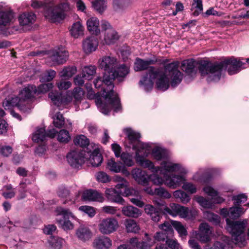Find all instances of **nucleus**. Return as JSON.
<instances>
[{"mask_svg": "<svg viewBox=\"0 0 249 249\" xmlns=\"http://www.w3.org/2000/svg\"><path fill=\"white\" fill-rule=\"evenodd\" d=\"M154 63V61L151 59L143 60L139 58H136L134 63L135 71L148 69V72L140 81V85L144 90L148 91L152 89L154 80H155L156 88L163 91L169 88L170 83L172 87H176L181 82L183 74L178 70L179 64L178 61H174L166 64L164 71L149 67Z\"/></svg>", "mask_w": 249, "mask_h": 249, "instance_id": "obj_1", "label": "nucleus"}, {"mask_svg": "<svg viewBox=\"0 0 249 249\" xmlns=\"http://www.w3.org/2000/svg\"><path fill=\"white\" fill-rule=\"evenodd\" d=\"M125 134L132 143L133 148L136 150V159L137 162L144 168H148L151 172L158 173L163 176L164 178L169 176V173L178 172L186 174V170L182 165L175 163L169 160H163L160 166L155 167L153 163L144 157H147L151 150V146L148 143H143L139 140L141 135L131 128H125Z\"/></svg>", "mask_w": 249, "mask_h": 249, "instance_id": "obj_2", "label": "nucleus"}, {"mask_svg": "<svg viewBox=\"0 0 249 249\" xmlns=\"http://www.w3.org/2000/svg\"><path fill=\"white\" fill-rule=\"evenodd\" d=\"M114 79L107 74L105 73L103 79L101 77H98L94 81L96 88H100L103 84L107 86L106 88H103V95L105 100V103L101 101L99 103V101L97 102L98 107L104 114H107L112 109L115 112H118L123 109L118 94L113 90V81Z\"/></svg>", "mask_w": 249, "mask_h": 249, "instance_id": "obj_3", "label": "nucleus"}, {"mask_svg": "<svg viewBox=\"0 0 249 249\" xmlns=\"http://www.w3.org/2000/svg\"><path fill=\"white\" fill-rule=\"evenodd\" d=\"M246 63L235 58L225 60L219 63L212 64L208 62H202L199 67V71L203 76L207 75L208 81H217L221 77L222 71L228 68V72L232 75L246 68Z\"/></svg>", "mask_w": 249, "mask_h": 249, "instance_id": "obj_4", "label": "nucleus"}, {"mask_svg": "<svg viewBox=\"0 0 249 249\" xmlns=\"http://www.w3.org/2000/svg\"><path fill=\"white\" fill-rule=\"evenodd\" d=\"M98 63L99 67L112 78H124V64H121L115 57L104 56L99 59Z\"/></svg>", "mask_w": 249, "mask_h": 249, "instance_id": "obj_5", "label": "nucleus"}, {"mask_svg": "<svg viewBox=\"0 0 249 249\" xmlns=\"http://www.w3.org/2000/svg\"><path fill=\"white\" fill-rule=\"evenodd\" d=\"M227 229L231 234L233 242L240 247L246 245L245 229L247 224V221H231L227 218L226 220Z\"/></svg>", "mask_w": 249, "mask_h": 249, "instance_id": "obj_6", "label": "nucleus"}, {"mask_svg": "<svg viewBox=\"0 0 249 249\" xmlns=\"http://www.w3.org/2000/svg\"><path fill=\"white\" fill-rule=\"evenodd\" d=\"M36 90V87L34 85H28L21 90L18 97L15 96L11 99L5 100L2 103V106L5 109H11L14 107H17L20 110L24 111L21 106L22 102L31 99L33 97V93Z\"/></svg>", "mask_w": 249, "mask_h": 249, "instance_id": "obj_7", "label": "nucleus"}, {"mask_svg": "<svg viewBox=\"0 0 249 249\" xmlns=\"http://www.w3.org/2000/svg\"><path fill=\"white\" fill-rule=\"evenodd\" d=\"M70 9L68 2H64L55 6H45L44 16L51 22H60L66 17L65 12Z\"/></svg>", "mask_w": 249, "mask_h": 249, "instance_id": "obj_8", "label": "nucleus"}, {"mask_svg": "<svg viewBox=\"0 0 249 249\" xmlns=\"http://www.w3.org/2000/svg\"><path fill=\"white\" fill-rule=\"evenodd\" d=\"M157 204L161 207L160 209L164 211L165 213L169 214L173 217L178 215L181 218H185L189 216V213L192 216H195L197 214L196 210H192L189 211L187 207L178 204L171 203L169 207L164 205V202H161L160 203L157 202Z\"/></svg>", "mask_w": 249, "mask_h": 249, "instance_id": "obj_9", "label": "nucleus"}, {"mask_svg": "<svg viewBox=\"0 0 249 249\" xmlns=\"http://www.w3.org/2000/svg\"><path fill=\"white\" fill-rule=\"evenodd\" d=\"M58 215H62V218L56 219L58 224L64 230H72L74 226L71 221L70 219H75V217L72 212L68 209H65L61 207H57L56 209Z\"/></svg>", "mask_w": 249, "mask_h": 249, "instance_id": "obj_10", "label": "nucleus"}, {"mask_svg": "<svg viewBox=\"0 0 249 249\" xmlns=\"http://www.w3.org/2000/svg\"><path fill=\"white\" fill-rule=\"evenodd\" d=\"M85 152L81 149L72 150L67 155V160L70 165L75 168H78L85 162Z\"/></svg>", "mask_w": 249, "mask_h": 249, "instance_id": "obj_11", "label": "nucleus"}, {"mask_svg": "<svg viewBox=\"0 0 249 249\" xmlns=\"http://www.w3.org/2000/svg\"><path fill=\"white\" fill-rule=\"evenodd\" d=\"M118 227V223L114 218H108L103 219L99 224V230L104 234H109L115 231Z\"/></svg>", "mask_w": 249, "mask_h": 249, "instance_id": "obj_12", "label": "nucleus"}, {"mask_svg": "<svg viewBox=\"0 0 249 249\" xmlns=\"http://www.w3.org/2000/svg\"><path fill=\"white\" fill-rule=\"evenodd\" d=\"M50 57L54 63L59 65L63 64L68 60L69 53L62 47L57 48L51 52Z\"/></svg>", "mask_w": 249, "mask_h": 249, "instance_id": "obj_13", "label": "nucleus"}, {"mask_svg": "<svg viewBox=\"0 0 249 249\" xmlns=\"http://www.w3.org/2000/svg\"><path fill=\"white\" fill-rule=\"evenodd\" d=\"M49 97L53 103L61 109V107L67 105L71 101V98L63 95L57 91L51 92L49 93Z\"/></svg>", "mask_w": 249, "mask_h": 249, "instance_id": "obj_14", "label": "nucleus"}, {"mask_svg": "<svg viewBox=\"0 0 249 249\" xmlns=\"http://www.w3.org/2000/svg\"><path fill=\"white\" fill-rule=\"evenodd\" d=\"M212 231L210 226L206 223L200 224L198 233L196 234V237L203 243H206L211 240V236Z\"/></svg>", "mask_w": 249, "mask_h": 249, "instance_id": "obj_15", "label": "nucleus"}, {"mask_svg": "<svg viewBox=\"0 0 249 249\" xmlns=\"http://www.w3.org/2000/svg\"><path fill=\"white\" fill-rule=\"evenodd\" d=\"M121 160L115 161L111 159L107 162V167L111 172L115 173H124V153H122L121 155Z\"/></svg>", "mask_w": 249, "mask_h": 249, "instance_id": "obj_16", "label": "nucleus"}, {"mask_svg": "<svg viewBox=\"0 0 249 249\" xmlns=\"http://www.w3.org/2000/svg\"><path fill=\"white\" fill-rule=\"evenodd\" d=\"M18 189V195L17 198L18 200H21L25 198L26 196V193H29L32 196H35L38 191V188L36 185L33 186L32 188L27 187L26 183L24 182H20Z\"/></svg>", "mask_w": 249, "mask_h": 249, "instance_id": "obj_17", "label": "nucleus"}, {"mask_svg": "<svg viewBox=\"0 0 249 249\" xmlns=\"http://www.w3.org/2000/svg\"><path fill=\"white\" fill-rule=\"evenodd\" d=\"M145 236L146 237V240L141 242H138V239L136 238L130 239L129 244L131 247L135 249H150L154 242L148 236L147 234H145Z\"/></svg>", "mask_w": 249, "mask_h": 249, "instance_id": "obj_18", "label": "nucleus"}, {"mask_svg": "<svg viewBox=\"0 0 249 249\" xmlns=\"http://www.w3.org/2000/svg\"><path fill=\"white\" fill-rule=\"evenodd\" d=\"M164 178L165 184L172 189H176L179 187L185 180L183 176L178 175H173Z\"/></svg>", "mask_w": 249, "mask_h": 249, "instance_id": "obj_19", "label": "nucleus"}, {"mask_svg": "<svg viewBox=\"0 0 249 249\" xmlns=\"http://www.w3.org/2000/svg\"><path fill=\"white\" fill-rule=\"evenodd\" d=\"M111 246L110 238L104 235L96 237L93 242V247L96 249H109Z\"/></svg>", "mask_w": 249, "mask_h": 249, "instance_id": "obj_20", "label": "nucleus"}, {"mask_svg": "<svg viewBox=\"0 0 249 249\" xmlns=\"http://www.w3.org/2000/svg\"><path fill=\"white\" fill-rule=\"evenodd\" d=\"M106 196L111 201L122 203L124 199L122 197L123 193L121 189L108 188L106 190Z\"/></svg>", "mask_w": 249, "mask_h": 249, "instance_id": "obj_21", "label": "nucleus"}, {"mask_svg": "<svg viewBox=\"0 0 249 249\" xmlns=\"http://www.w3.org/2000/svg\"><path fill=\"white\" fill-rule=\"evenodd\" d=\"M98 46V39L93 36L88 37L83 41V49L86 53L95 51Z\"/></svg>", "mask_w": 249, "mask_h": 249, "instance_id": "obj_22", "label": "nucleus"}, {"mask_svg": "<svg viewBox=\"0 0 249 249\" xmlns=\"http://www.w3.org/2000/svg\"><path fill=\"white\" fill-rule=\"evenodd\" d=\"M82 198L85 200L97 201L102 202L104 198L103 195L96 190H88L82 194Z\"/></svg>", "mask_w": 249, "mask_h": 249, "instance_id": "obj_23", "label": "nucleus"}, {"mask_svg": "<svg viewBox=\"0 0 249 249\" xmlns=\"http://www.w3.org/2000/svg\"><path fill=\"white\" fill-rule=\"evenodd\" d=\"M87 26L88 31L92 35L96 36L100 33V29L99 27L100 22L99 19L96 17H91L89 18L87 21Z\"/></svg>", "mask_w": 249, "mask_h": 249, "instance_id": "obj_24", "label": "nucleus"}, {"mask_svg": "<svg viewBox=\"0 0 249 249\" xmlns=\"http://www.w3.org/2000/svg\"><path fill=\"white\" fill-rule=\"evenodd\" d=\"M76 235L78 239L83 242H86L91 239L92 234L89 229L81 226L76 231Z\"/></svg>", "mask_w": 249, "mask_h": 249, "instance_id": "obj_25", "label": "nucleus"}, {"mask_svg": "<svg viewBox=\"0 0 249 249\" xmlns=\"http://www.w3.org/2000/svg\"><path fill=\"white\" fill-rule=\"evenodd\" d=\"M132 175L139 184L143 185L147 184L148 177L145 171H142L139 168H136L132 171Z\"/></svg>", "mask_w": 249, "mask_h": 249, "instance_id": "obj_26", "label": "nucleus"}, {"mask_svg": "<svg viewBox=\"0 0 249 249\" xmlns=\"http://www.w3.org/2000/svg\"><path fill=\"white\" fill-rule=\"evenodd\" d=\"M36 16L33 13H23L18 18L19 24L21 26L31 25L34 23Z\"/></svg>", "mask_w": 249, "mask_h": 249, "instance_id": "obj_27", "label": "nucleus"}, {"mask_svg": "<svg viewBox=\"0 0 249 249\" xmlns=\"http://www.w3.org/2000/svg\"><path fill=\"white\" fill-rule=\"evenodd\" d=\"M145 213L149 215L155 222H159L162 217L161 213L155 207L151 205H146L144 208Z\"/></svg>", "mask_w": 249, "mask_h": 249, "instance_id": "obj_28", "label": "nucleus"}, {"mask_svg": "<svg viewBox=\"0 0 249 249\" xmlns=\"http://www.w3.org/2000/svg\"><path fill=\"white\" fill-rule=\"evenodd\" d=\"M230 243V240L229 238L223 236L221 238V241L215 242L212 247L207 245L205 246V249H229Z\"/></svg>", "mask_w": 249, "mask_h": 249, "instance_id": "obj_29", "label": "nucleus"}, {"mask_svg": "<svg viewBox=\"0 0 249 249\" xmlns=\"http://www.w3.org/2000/svg\"><path fill=\"white\" fill-rule=\"evenodd\" d=\"M119 38V36L115 30H108L105 32L103 43L110 45L114 43Z\"/></svg>", "mask_w": 249, "mask_h": 249, "instance_id": "obj_30", "label": "nucleus"}, {"mask_svg": "<svg viewBox=\"0 0 249 249\" xmlns=\"http://www.w3.org/2000/svg\"><path fill=\"white\" fill-rule=\"evenodd\" d=\"M103 157L98 149L95 148L89 158V162L93 167H98L103 161Z\"/></svg>", "mask_w": 249, "mask_h": 249, "instance_id": "obj_31", "label": "nucleus"}, {"mask_svg": "<svg viewBox=\"0 0 249 249\" xmlns=\"http://www.w3.org/2000/svg\"><path fill=\"white\" fill-rule=\"evenodd\" d=\"M14 18L11 12H0V28L9 25Z\"/></svg>", "mask_w": 249, "mask_h": 249, "instance_id": "obj_32", "label": "nucleus"}, {"mask_svg": "<svg viewBox=\"0 0 249 249\" xmlns=\"http://www.w3.org/2000/svg\"><path fill=\"white\" fill-rule=\"evenodd\" d=\"M196 62L193 59L185 60L182 62L181 68L186 73L190 74L195 70Z\"/></svg>", "mask_w": 249, "mask_h": 249, "instance_id": "obj_33", "label": "nucleus"}, {"mask_svg": "<svg viewBox=\"0 0 249 249\" xmlns=\"http://www.w3.org/2000/svg\"><path fill=\"white\" fill-rule=\"evenodd\" d=\"M96 72V67L95 66L89 65L84 67L82 69L83 76L88 80L92 79L93 75Z\"/></svg>", "mask_w": 249, "mask_h": 249, "instance_id": "obj_34", "label": "nucleus"}, {"mask_svg": "<svg viewBox=\"0 0 249 249\" xmlns=\"http://www.w3.org/2000/svg\"><path fill=\"white\" fill-rule=\"evenodd\" d=\"M152 155L157 160H164L166 159V151L160 147H155L152 150Z\"/></svg>", "mask_w": 249, "mask_h": 249, "instance_id": "obj_35", "label": "nucleus"}, {"mask_svg": "<svg viewBox=\"0 0 249 249\" xmlns=\"http://www.w3.org/2000/svg\"><path fill=\"white\" fill-rule=\"evenodd\" d=\"M46 138V133L44 128H39L36 129L33 134L32 140L34 142H40Z\"/></svg>", "mask_w": 249, "mask_h": 249, "instance_id": "obj_36", "label": "nucleus"}, {"mask_svg": "<svg viewBox=\"0 0 249 249\" xmlns=\"http://www.w3.org/2000/svg\"><path fill=\"white\" fill-rule=\"evenodd\" d=\"M48 242L53 249H61L65 243V240L58 236H51Z\"/></svg>", "mask_w": 249, "mask_h": 249, "instance_id": "obj_37", "label": "nucleus"}, {"mask_svg": "<svg viewBox=\"0 0 249 249\" xmlns=\"http://www.w3.org/2000/svg\"><path fill=\"white\" fill-rule=\"evenodd\" d=\"M84 27L80 22L74 23L71 28V34L74 38H77L83 34Z\"/></svg>", "mask_w": 249, "mask_h": 249, "instance_id": "obj_38", "label": "nucleus"}, {"mask_svg": "<svg viewBox=\"0 0 249 249\" xmlns=\"http://www.w3.org/2000/svg\"><path fill=\"white\" fill-rule=\"evenodd\" d=\"M2 196L6 199H11L15 197L16 192L11 184H7L2 187Z\"/></svg>", "mask_w": 249, "mask_h": 249, "instance_id": "obj_39", "label": "nucleus"}, {"mask_svg": "<svg viewBox=\"0 0 249 249\" xmlns=\"http://www.w3.org/2000/svg\"><path fill=\"white\" fill-rule=\"evenodd\" d=\"M125 229L127 232L136 233L140 230V227L133 219L125 220Z\"/></svg>", "mask_w": 249, "mask_h": 249, "instance_id": "obj_40", "label": "nucleus"}, {"mask_svg": "<svg viewBox=\"0 0 249 249\" xmlns=\"http://www.w3.org/2000/svg\"><path fill=\"white\" fill-rule=\"evenodd\" d=\"M77 71L76 68L74 66L66 67L59 73L61 77H71Z\"/></svg>", "mask_w": 249, "mask_h": 249, "instance_id": "obj_41", "label": "nucleus"}, {"mask_svg": "<svg viewBox=\"0 0 249 249\" xmlns=\"http://www.w3.org/2000/svg\"><path fill=\"white\" fill-rule=\"evenodd\" d=\"M173 196L176 198H178L183 204H186L190 200V197L184 192L181 190L175 191L173 193Z\"/></svg>", "mask_w": 249, "mask_h": 249, "instance_id": "obj_42", "label": "nucleus"}, {"mask_svg": "<svg viewBox=\"0 0 249 249\" xmlns=\"http://www.w3.org/2000/svg\"><path fill=\"white\" fill-rule=\"evenodd\" d=\"M204 217L207 220L214 225H218L220 223L219 216L209 211H205L204 212Z\"/></svg>", "mask_w": 249, "mask_h": 249, "instance_id": "obj_43", "label": "nucleus"}, {"mask_svg": "<svg viewBox=\"0 0 249 249\" xmlns=\"http://www.w3.org/2000/svg\"><path fill=\"white\" fill-rule=\"evenodd\" d=\"M71 139L69 131L65 129L61 130L57 134V140L61 143H67Z\"/></svg>", "mask_w": 249, "mask_h": 249, "instance_id": "obj_44", "label": "nucleus"}, {"mask_svg": "<svg viewBox=\"0 0 249 249\" xmlns=\"http://www.w3.org/2000/svg\"><path fill=\"white\" fill-rule=\"evenodd\" d=\"M194 199L202 207L207 209L212 208L213 204L211 201L201 196H196Z\"/></svg>", "mask_w": 249, "mask_h": 249, "instance_id": "obj_45", "label": "nucleus"}, {"mask_svg": "<svg viewBox=\"0 0 249 249\" xmlns=\"http://www.w3.org/2000/svg\"><path fill=\"white\" fill-rule=\"evenodd\" d=\"M172 225L178 231L180 237L183 238L184 236H186L187 235V231L180 222L177 221H172Z\"/></svg>", "mask_w": 249, "mask_h": 249, "instance_id": "obj_46", "label": "nucleus"}, {"mask_svg": "<svg viewBox=\"0 0 249 249\" xmlns=\"http://www.w3.org/2000/svg\"><path fill=\"white\" fill-rule=\"evenodd\" d=\"M92 6L96 11L102 14L107 8V3L105 0H96L92 2Z\"/></svg>", "mask_w": 249, "mask_h": 249, "instance_id": "obj_47", "label": "nucleus"}, {"mask_svg": "<svg viewBox=\"0 0 249 249\" xmlns=\"http://www.w3.org/2000/svg\"><path fill=\"white\" fill-rule=\"evenodd\" d=\"M245 211L242 207L237 206L230 208V217L233 219L237 218L243 214Z\"/></svg>", "mask_w": 249, "mask_h": 249, "instance_id": "obj_48", "label": "nucleus"}, {"mask_svg": "<svg viewBox=\"0 0 249 249\" xmlns=\"http://www.w3.org/2000/svg\"><path fill=\"white\" fill-rule=\"evenodd\" d=\"M141 211L133 206H128L125 207V215L133 217H138L141 215Z\"/></svg>", "mask_w": 249, "mask_h": 249, "instance_id": "obj_49", "label": "nucleus"}, {"mask_svg": "<svg viewBox=\"0 0 249 249\" xmlns=\"http://www.w3.org/2000/svg\"><path fill=\"white\" fill-rule=\"evenodd\" d=\"M56 72L53 70H49L42 74L40 77V81L42 82H49L52 81L55 76Z\"/></svg>", "mask_w": 249, "mask_h": 249, "instance_id": "obj_50", "label": "nucleus"}, {"mask_svg": "<svg viewBox=\"0 0 249 249\" xmlns=\"http://www.w3.org/2000/svg\"><path fill=\"white\" fill-rule=\"evenodd\" d=\"M159 227L160 229L163 230V232L169 236H172L173 235L174 231L172 228V221L171 222L166 221L164 223L160 225Z\"/></svg>", "mask_w": 249, "mask_h": 249, "instance_id": "obj_51", "label": "nucleus"}, {"mask_svg": "<svg viewBox=\"0 0 249 249\" xmlns=\"http://www.w3.org/2000/svg\"><path fill=\"white\" fill-rule=\"evenodd\" d=\"M74 143L81 147H86L89 143V140L84 135H80L77 136L74 139Z\"/></svg>", "mask_w": 249, "mask_h": 249, "instance_id": "obj_52", "label": "nucleus"}, {"mask_svg": "<svg viewBox=\"0 0 249 249\" xmlns=\"http://www.w3.org/2000/svg\"><path fill=\"white\" fill-rule=\"evenodd\" d=\"M152 173L153 174L148 177V179H149L154 184L156 185H160L164 183H165V179H164L162 178L157 175L158 173Z\"/></svg>", "mask_w": 249, "mask_h": 249, "instance_id": "obj_53", "label": "nucleus"}, {"mask_svg": "<svg viewBox=\"0 0 249 249\" xmlns=\"http://www.w3.org/2000/svg\"><path fill=\"white\" fill-rule=\"evenodd\" d=\"M54 125L57 128H61L65 124V120L62 114L60 112L56 113L53 121Z\"/></svg>", "mask_w": 249, "mask_h": 249, "instance_id": "obj_54", "label": "nucleus"}, {"mask_svg": "<svg viewBox=\"0 0 249 249\" xmlns=\"http://www.w3.org/2000/svg\"><path fill=\"white\" fill-rule=\"evenodd\" d=\"M53 86V84L52 83L42 84L38 87L37 89H36V90L33 93V95L36 93H40L46 92L52 89Z\"/></svg>", "mask_w": 249, "mask_h": 249, "instance_id": "obj_55", "label": "nucleus"}, {"mask_svg": "<svg viewBox=\"0 0 249 249\" xmlns=\"http://www.w3.org/2000/svg\"><path fill=\"white\" fill-rule=\"evenodd\" d=\"M193 1L192 8L196 9L193 14L197 16L203 11L202 0H193Z\"/></svg>", "mask_w": 249, "mask_h": 249, "instance_id": "obj_56", "label": "nucleus"}, {"mask_svg": "<svg viewBox=\"0 0 249 249\" xmlns=\"http://www.w3.org/2000/svg\"><path fill=\"white\" fill-rule=\"evenodd\" d=\"M155 195L165 198H170L171 195L164 188L160 187L155 189Z\"/></svg>", "mask_w": 249, "mask_h": 249, "instance_id": "obj_57", "label": "nucleus"}, {"mask_svg": "<svg viewBox=\"0 0 249 249\" xmlns=\"http://www.w3.org/2000/svg\"><path fill=\"white\" fill-rule=\"evenodd\" d=\"M247 200V196L245 194H241L238 196H234L232 197V200L234 201L235 206H239L245 202Z\"/></svg>", "mask_w": 249, "mask_h": 249, "instance_id": "obj_58", "label": "nucleus"}, {"mask_svg": "<svg viewBox=\"0 0 249 249\" xmlns=\"http://www.w3.org/2000/svg\"><path fill=\"white\" fill-rule=\"evenodd\" d=\"M182 188L183 190L190 194H195L197 191L196 185L191 182H184Z\"/></svg>", "mask_w": 249, "mask_h": 249, "instance_id": "obj_59", "label": "nucleus"}, {"mask_svg": "<svg viewBox=\"0 0 249 249\" xmlns=\"http://www.w3.org/2000/svg\"><path fill=\"white\" fill-rule=\"evenodd\" d=\"M79 210L87 213L91 217H93L96 213L94 208L89 206H80Z\"/></svg>", "mask_w": 249, "mask_h": 249, "instance_id": "obj_60", "label": "nucleus"}, {"mask_svg": "<svg viewBox=\"0 0 249 249\" xmlns=\"http://www.w3.org/2000/svg\"><path fill=\"white\" fill-rule=\"evenodd\" d=\"M13 148L9 145H0V155L3 157H8L12 152Z\"/></svg>", "mask_w": 249, "mask_h": 249, "instance_id": "obj_61", "label": "nucleus"}, {"mask_svg": "<svg viewBox=\"0 0 249 249\" xmlns=\"http://www.w3.org/2000/svg\"><path fill=\"white\" fill-rule=\"evenodd\" d=\"M72 94L76 101H79L84 95V91L80 87H76L73 89Z\"/></svg>", "mask_w": 249, "mask_h": 249, "instance_id": "obj_62", "label": "nucleus"}, {"mask_svg": "<svg viewBox=\"0 0 249 249\" xmlns=\"http://www.w3.org/2000/svg\"><path fill=\"white\" fill-rule=\"evenodd\" d=\"M96 178L98 181L103 183H106L110 180L109 176L104 172L97 173L96 175Z\"/></svg>", "mask_w": 249, "mask_h": 249, "instance_id": "obj_63", "label": "nucleus"}, {"mask_svg": "<svg viewBox=\"0 0 249 249\" xmlns=\"http://www.w3.org/2000/svg\"><path fill=\"white\" fill-rule=\"evenodd\" d=\"M203 191L205 194L211 196L212 198L216 196L218 192L210 186H206L203 188Z\"/></svg>", "mask_w": 249, "mask_h": 249, "instance_id": "obj_64", "label": "nucleus"}]
</instances>
